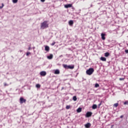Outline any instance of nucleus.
Returning a JSON list of instances; mask_svg holds the SVG:
<instances>
[{
	"label": "nucleus",
	"mask_w": 128,
	"mask_h": 128,
	"mask_svg": "<svg viewBox=\"0 0 128 128\" xmlns=\"http://www.w3.org/2000/svg\"><path fill=\"white\" fill-rule=\"evenodd\" d=\"M40 28L42 30H44V28H48V21H44L43 22L41 23Z\"/></svg>",
	"instance_id": "nucleus-1"
},
{
	"label": "nucleus",
	"mask_w": 128,
	"mask_h": 128,
	"mask_svg": "<svg viewBox=\"0 0 128 128\" xmlns=\"http://www.w3.org/2000/svg\"><path fill=\"white\" fill-rule=\"evenodd\" d=\"M94 68H90L86 71V74L88 76H92L94 73Z\"/></svg>",
	"instance_id": "nucleus-2"
},
{
	"label": "nucleus",
	"mask_w": 128,
	"mask_h": 128,
	"mask_svg": "<svg viewBox=\"0 0 128 128\" xmlns=\"http://www.w3.org/2000/svg\"><path fill=\"white\" fill-rule=\"evenodd\" d=\"M26 100L24 98L22 97H21L20 98V104H26Z\"/></svg>",
	"instance_id": "nucleus-3"
},
{
	"label": "nucleus",
	"mask_w": 128,
	"mask_h": 128,
	"mask_svg": "<svg viewBox=\"0 0 128 128\" xmlns=\"http://www.w3.org/2000/svg\"><path fill=\"white\" fill-rule=\"evenodd\" d=\"M40 74L42 76H46V72L44 71H42L40 72Z\"/></svg>",
	"instance_id": "nucleus-4"
},
{
	"label": "nucleus",
	"mask_w": 128,
	"mask_h": 128,
	"mask_svg": "<svg viewBox=\"0 0 128 128\" xmlns=\"http://www.w3.org/2000/svg\"><path fill=\"white\" fill-rule=\"evenodd\" d=\"M92 114V112H88L86 114V118H90Z\"/></svg>",
	"instance_id": "nucleus-5"
},
{
	"label": "nucleus",
	"mask_w": 128,
	"mask_h": 128,
	"mask_svg": "<svg viewBox=\"0 0 128 128\" xmlns=\"http://www.w3.org/2000/svg\"><path fill=\"white\" fill-rule=\"evenodd\" d=\"M74 65L72 64L68 66V70H74Z\"/></svg>",
	"instance_id": "nucleus-6"
},
{
	"label": "nucleus",
	"mask_w": 128,
	"mask_h": 128,
	"mask_svg": "<svg viewBox=\"0 0 128 128\" xmlns=\"http://www.w3.org/2000/svg\"><path fill=\"white\" fill-rule=\"evenodd\" d=\"M72 4L64 5V8H72Z\"/></svg>",
	"instance_id": "nucleus-7"
},
{
	"label": "nucleus",
	"mask_w": 128,
	"mask_h": 128,
	"mask_svg": "<svg viewBox=\"0 0 128 128\" xmlns=\"http://www.w3.org/2000/svg\"><path fill=\"white\" fill-rule=\"evenodd\" d=\"M106 36V34L102 33L101 34V36H102V39L103 40H106V37H104Z\"/></svg>",
	"instance_id": "nucleus-8"
},
{
	"label": "nucleus",
	"mask_w": 128,
	"mask_h": 128,
	"mask_svg": "<svg viewBox=\"0 0 128 128\" xmlns=\"http://www.w3.org/2000/svg\"><path fill=\"white\" fill-rule=\"evenodd\" d=\"M47 58H48V60H52V58H54V56L52 55V54H50V56H48Z\"/></svg>",
	"instance_id": "nucleus-9"
},
{
	"label": "nucleus",
	"mask_w": 128,
	"mask_h": 128,
	"mask_svg": "<svg viewBox=\"0 0 128 128\" xmlns=\"http://www.w3.org/2000/svg\"><path fill=\"white\" fill-rule=\"evenodd\" d=\"M90 123H88L87 124H85V128H90Z\"/></svg>",
	"instance_id": "nucleus-10"
},
{
	"label": "nucleus",
	"mask_w": 128,
	"mask_h": 128,
	"mask_svg": "<svg viewBox=\"0 0 128 128\" xmlns=\"http://www.w3.org/2000/svg\"><path fill=\"white\" fill-rule=\"evenodd\" d=\"M62 66L64 68H66V70H68V66L67 64H63Z\"/></svg>",
	"instance_id": "nucleus-11"
},
{
	"label": "nucleus",
	"mask_w": 128,
	"mask_h": 128,
	"mask_svg": "<svg viewBox=\"0 0 128 128\" xmlns=\"http://www.w3.org/2000/svg\"><path fill=\"white\" fill-rule=\"evenodd\" d=\"M60 70H55L54 74H60Z\"/></svg>",
	"instance_id": "nucleus-12"
},
{
	"label": "nucleus",
	"mask_w": 128,
	"mask_h": 128,
	"mask_svg": "<svg viewBox=\"0 0 128 128\" xmlns=\"http://www.w3.org/2000/svg\"><path fill=\"white\" fill-rule=\"evenodd\" d=\"M45 50L46 52H50V47L48 46H45Z\"/></svg>",
	"instance_id": "nucleus-13"
},
{
	"label": "nucleus",
	"mask_w": 128,
	"mask_h": 128,
	"mask_svg": "<svg viewBox=\"0 0 128 128\" xmlns=\"http://www.w3.org/2000/svg\"><path fill=\"white\" fill-rule=\"evenodd\" d=\"M100 60H102V62H106V58L104 57H101Z\"/></svg>",
	"instance_id": "nucleus-14"
},
{
	"label": "nucleus",
	"mask_w": 128,
	"mask_h": 128,
	"mask_svg": "<svg viewBox=\"0 0 128 128\" xmlns=\"http://www.w3.org/2000/svg\"><path fill=\"white\" fill-rule=\"evenodd\" d=\"M69 24L71 26H72V24H74V21H72V20L69 21Z\"/></svg>",
	"instance_id": "nucleus-15"
},
{
	"label": "nucleus",
	"mask_w": 128,
	"mask_h": 128,
	"mask_svg": "<svg viewBox=\"0 0 128 128\" xmlns=\"http://www.w3.org/2000/svg\"><path fill=\"white\" fill-rule=\"evenodd\" d=\"M96 108H98V106H96V104H93L92 108L93 110H96Z\"/></svg>",
	"instance_id": "nucleus-16"
},
{
	"label": "nucleus",
	"mask_w": 128,
	"mask_h": 128,
	"mask_svg": "<svg viewBox=\"0 0 128 128\" xmlns=\"http://www.w3.org/2000/svg\"><path fill=\"white\" fill-rule=\"evenodd\" d=\"M82 108H79L76 110L77 112H82Z\"/></svg>",
	"instance_id": "nucleus-17"
},
{
	"label": "nucleus",
	"mask_w": 128,
	"mask_h": 128,
	"mask_svg": "<svg viewBox=\"0 0 128 128\" xmlns=\"http://www.w3.org/2000/svg\"><path fill=\"white\" fill-rule=\"evenodd\" d=\"M104 56H106V58H108V56H110V53H108V52H106L104 54Z\"/></svg>",
	"instance_id": "nucleus-18"
},
{
	"label": "nucleus",
	"mask_w": 128,
	"mask_h": 128,
	"mask_svg": "<svg viewBox=\"0 0 128 128\" xmlns=\"http://www.w3.org/2000/svg\"><path fill=\"white\" fill-rule=\"evenodd\" d=\"M72 100H74V102H76V100H78V98H76V96H74Z\"/></svg>",
	"instance_id": "nucleus-19"
},
{
	"label": "nucleus",
	"mask_w": 128,
	"mask_h": 128,
	"mask_svg": "<svg viewBox=\"0 0 128 128\" xmlns=\"http://www.w3.org/2000/svg\"><path fill=\"white\" fill-rule=\"evenodd\" d=\"M36 88H40V84H36Z\"/></svg>",
	"instance_id": "nucleus-20"
},
{
	"label": "nucleus",
	"mask_w": 128,
	"mask_h": 128,
	"mask_svg": "<svg viewBox=\"0 0 128 128\" xmlns=\"http://www.w3.org/2000/svg\"><path fill=\"white\" fill-rule=\"evenodd\" d=\"M114 106L115 108H118V103L114 104Z\"/></svg>",
	"instance_id": "nucleus-21"
},
{
	"label": "nucleus",
	"mask_w": 128,
	"mask_h": 128,
	"mask_svg": "<svg viewBox=\"0 0 128 128\" xmlns=\"http://www.w3.org/2000/svg\"><path fill=\"white\" fill-rule=\"evenodd\" d=\"M100 86V84H95V88H98Z\"/></svg>",
	"instance_id": "nucleus-22"
},
{
	"label": "nucleus",
	"mask_w": 128,
	"mask_h": 128,
	"mask_svg": "<svg viewBox=\"0 0 128 128\" xmlns=\"http://www.w3.org/2000/svg\"><path fill=\"white\" fill-rule=\"evenodd\" d=\"M66 110H70V106H66Z\"/></svg>",
	"instance_id": "nucleus-23"
},
{
	"label": "nucleus",
	"mask_w": 128,
	"mask_h": 128,
	"mask_svg": "<svg viewBox=\"0 0 128 128\" xmlns=\"http://www.w3.org/2000/svg\"><path fill=\"white\" fill-rule=\"evenodd\" d=\"M14 4H16L18 2V0H12Z\"/></svg>",
	"instance_id": "nucleus-24"
},
{
	"label": "nucleus",
	"mask_w": 128,
	"mask_h": 128,
	"mask_svg": "<svg viewBox=\"0 0 128 128\" xmlns=\"http://www.w3.org/2000/svg\"><path fill=\"white\" fill-rule=\"evenodd\" d=\"M26 56H30V52H27L26 54Z\"/></svg>",
	"instance_id": "nucleus-25"
},
{
	"label": "nucleus",
	"mask_w": 128,
	"mask_h": 128,
	"mask_svg": "<svg viewBox=\"0 0 128 128\" xmlns=\"http://www.w3.org/2000/svg\"><path fill=\"white\" fill-rule=\"evenodd\" d=\"M56 44V42H54L52 44H51V46H54Z\"/></svg>",
	"instance_id": "nucleus-26"
},
{
	"label": "nucleus",
	"mask_w": 128,
	"mask_h": 128,
	"mask_svg": "<svg viewBox=\"0 0 128 128\" xmlns=\"http://www.w3.org/2000/svg\"><path fill=\"white\" fill-rule=\"evenodd\" d=\"M8 86V84H6V83H4V86Z\"/></svg>",
	"instance_id": "nucleus-27"
},
{
	"label": "nucleus",
	"mask_w": 128,
	"mask_h": 128,
	"mask_svg": "<svg viewBox=\"0 0 128 128\" xmlns=\"http://www.w3.org/2000/svg\"><path fill=\"white\" fill-rule=\"evenodd\" d=\"M124 104H128V100L126 101V102H124Z\"/></svg>",
	"instance_id": "nucleus-28"
},
{
	"label": "nucleus",
	"mask_w": 128,
	"mask_h": 128,
	"mask_svg": "<svg viewBox=\"0 0 128 128\" xmlns=\"http://www.w3.org/2000/svg\"><path fill=\"white\" fill-rule=\"evenodd\" d=\"M120 80H124V78H120Z\"/></svg>",
	"instance_id": "nucleus-29"
},
{
	"label": "nucleus",
	"mask_w": 128,
	"mask_h": 128,
	"mask_svg": "<svg viewBox=\"0 0 128 128\" xmlns=\"http://www.w3.org/2000/svg\"><path fill=\"white\" fill-rule=\"evenodd\" d=\"M4 4H2V6H0V9H2V8H4Z\"/></svg>",
	"instance_id": "nucleus-30"
},
{
	"label": "nucleus",
	"mask_w": 128,
	"mask_h": 128,
	"mask_svg": "<svg viewBox=\"0 0 128 128\" xmlns=\"http://www.w3.org/2000/svg\"><path fill=\"white\" fill-rule=\"evenodd\" d=\"M40 1H41L42 2H44L46 1V0H40Z\"/></svg>",
	"instance_id": "nucleus-31"
},
{
	"label": "nucleus",
	"mask_w": 128,
	"mask_h": 128,
	"mask_svg": "<svg viewBox=\"0 0 128 128\" xmlns=\"http://www.w3.org/2000/svg\"><path fill=\"white\" fill-rule=\"evenodd\" d=\"M124 118V115H122V116H120V118Z\"/></svg>",
	"instance_id": "nucleus-32"
},
{
	"label": "nucleus",
	"mask_w": 128,
	"mask_h": 128,
	"mask_svg": "<svg viewBox=\"0 0 128 128\" xmlns=\"http://www.w3.org/2000/svg\"><path fill=\"white\" fill-rule=\"evenodd\" d=\"M125 52H126V54H128V50H125Z\"/></svg>",
	"instance_id": "nucleus-33"
},
{
	"label": "nucleus",
	"mask_w": 128,
	"mask_h": 128,
	"mask_svg": "<svg viewBox=\"0 0 128 128\" xmlns=\"http://www.w3.org/2000/svg\"><path fill=\"white\" fill-rule=\"evenodd\" d=\"M102 104H99V106H100Z\"/></svg>",
	"instance_id": "nucleus-34"
},
{
	"label": "nucleus",
	"mask_w": 128,
	"mask_h": 128,
	"mask_svg": "<svg viewBox=\"0 0 128 128\" xmlns=\"http://www.w3.org/2000/svg\"><path fill=\"white\" fill-rule=\"evenodd\" d=\"M20 52H22V50H20Z\"/></svg>",
	"instance_id": "nucleus-35"
}]
</instances>
